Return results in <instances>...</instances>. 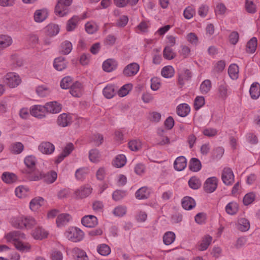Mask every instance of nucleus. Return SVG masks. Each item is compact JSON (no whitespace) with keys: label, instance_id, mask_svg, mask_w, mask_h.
Listing matches in <instances>:
<instances>
[{"label":"nucleus","instance_id":"nucleus-18","mask_svg":"<svg viewBox=\"0 0 260 260\" xmlns=\"http://www.w3.org/2000/svg\"><path fill=\"white\" fill-rule=\"evenodd\" d=\"M212 241V237L210 235L204 236L198 242V248L200 251H205L208 248Z\"/></svg>","mask_w":260,"mask_h":260},{"label":"nucleus","instance_id":"nucleus-41","mask_svg":"<svg viewBox=\"0 0 260 260\" xmlns=\"http://www.w3.org/2000/svg\"><path fill=\"white\" fill-rule=\"evenodd\" d=\"M182 207L185 210H191L196 206L194 200L189 197H184L182 201Z\"/></svg>","mask_w":260,"mask_h":260},{"label":"nucleus","instance_id":"nucleus-15","mask_svg":"<svg viewBox=\"0 0 260 260\" xmlns=\"http://www.w3.org/2000/svg\"><path fill=\"white\" fill-rule=\"evenodd\" d=\"M72 216L68 213H61L58 215L56 219V226L62 228L72 220Z\"/></svg>","mask_w":260,"mask_h":260},{"label":"nucleus","instance_id":"nucleus-59","mask_svg":"<svg viewBox=\"0 0 260 260\" xmlns=\"http://www.w3.org/2000/svg\"><path fill=\"white\" fill-rule=\"evenodd\" d=\"M85 28L87 33L92 34L97 31L98 26L94 22L90 21L85 24Z\"/></svg>","mask_w":260,"mask_h":260},{"label":"nucleus","instance_id":"nucleus-7","mask_svg":"<svg viewBox=\"0 0 260 260\" xmlns=\"http://www.w3.org/2000/svg\"><path fill=\"white\" fill-rule=\"evenodd\" d=\"M48 232L41 226L36 228L31 232V236L36 240H42L48 237Z\"/></svg>","mask_w":260,"mask_h":260},{"label":"nucleus","instance_id":"nucleus-36","mask_svg":"<svg viewBox=\"0 0 260 260\" xmlns=\"http://www.w3.org/2000/svg\"><path fill=\"white\" fill-rule=\"evenodd\" d=\"M71 122V117L70 115L62 113L57 118V123L62 127L68 126Z\"/></svg>","mask_w":260,"mask_h":260},{"label":"nucleus","instance_id":"nucleus-1","mask_svg":"<svg viewBox=\"0 0 260 260\" xmlns=\"http://www.w3.org/2000/svg\"><path fill=\"white\" fill-rule=\"evenodd\" d=\"M5 238L8 242L12 243L18 251L24 253L31 251V245L21 240L26 239V236L24 233L18 231H12L6 234Z\"/></svg>","mask_w":260,"mask_h":260},{"label":"nucleus","instance_id":"nucleus-53","mask_svg":"<svg viewBox=\"0 0 260 260\" xmlns=\"http://www.w3.org/2000/svg\"><path fill=\"white\" fill-rule=\"evenodd\" d=\"M127 208L125 206L119 205L115 207L112 211L113 215L117 217H122L126 214Z\"/></svg>","mask_w":260,"mask_h":260},{"label":"nucleus","instance_id":"nucleus-14","mask_svg":"<svg viewBox=\"0 0 260 260\" xmlns=\"http://www.w3.org/2000/svg\"><path fill=\"white\" fill-rule=\"evenodd\" d=\"M222 180L227 185H231L234 181V175L232 170L230 168H224L222 173Z\"/></svg>","mask_w":260,"mask_h":260},{"label":"nucleus","instance_id":"nucleus-58","mask_svg":"<svg viewBox=\"0 0 260 260\" xmlns=\"http://www.w3.org/2000/svg\"><path fill=\"white\" fill-rule=\"evenodd\" d=\"M88 173V169L87 168H81L77 169L75 174L76 179L82 180L85 178Z\"/></svg>","mask_w":260,"mask_h":260},{"label":"nucleus","instance_id":"nucleus-12","mask_svg":"<svg viewBox=\"0 0 260 260\" xmlns=\"http://www.w3.org/2000/svg\"><path fill=\"white\" fill-rule=\"evenodd\" d=\"M139 69V65L134 62L126 66L123 70V73L127 77L134 76L138 73Z\"/></svg>","mask_w":260,"mask_h":260},{"label":"nucleus","instance_id":"nucleus-5","mask_svg":"<svg viewBox=\"0 0 260 260\" xmlns=\"http://www.w3.org/2000/svg\"><path fill=\"white\" fill-rule=\"evenodd\" d=\"M86 17L83 15L80 17L77 15H74L69 19L66 24V29L68 31H73L77 27L78 24L81 20L85 19Z\"/></svg>","mask_w":260,"mask_h":260},{"label":"nucleus","instance_id":"nucleus-2","mask_svg":"<svg viewBox=\"0 0 260 260\" xmlns=\"http://www.w3.org/2000/svg\"><path fill=\"white\" fill-rule=\"evenodd\" d=\"M64 236L69 241L73 242H78L83 239L84 234L80 229L77 227L71 226L65 231Z\"/></svg>","mask_w":260,"mask_h":260},{"label":"nucleus","instance_id":"nucleus-31","mask_svg":"<svg viewBox=\"0 0 260 260\" xmlns=\"http://www.w3.org/2000/svg\"><path fill=\"white\" fill-rule=\"evenodd\" d=\"M249 93L252 99H257L260 96V84L257 82L253 83L250 87Z\"/></svg>","mask_w":260,"mask_h":260},{"label":"nucleus","instance_id":"nucleus-42","mask_svg":"<svg viewBox=\"0 0 260 260\" xmlns=\"http://www.w3.org/2000/svg\"><path fill=\"white\" fill-rule=\"evenodd\" d=\"M73 49V45L71 42L68 40L63 41L60 45V51L64 55L69 54Z\"/></svg>","mask_w":260,"mask_h":260},{"label":"nucleus","instance_id":"nucleus-6","mask_svg":"<svg viewBox=\"0 0 260 260\" xmlns=\"http://www.w3.org/2000/svg\"><path fill=\"white\" fill-rule=\"evenodd\" d=\"M218 179L215 177H211L207 178L204 184V188L206 192L212 193L217 188Z\"/></svg>","mask_w":260,"mask_h":260},{"label":"nucleus","instance_id":"nucleus-43","mask_svg":"<svg viewBox=\"0 0 260 260\" xmlns=\"http://www.w3.org/2000/svg\"><path fill=\"white\" fill-rule=\"evenodd\" d=\"M89 159L93 163H98L101 160V154L96 149H92L89 152Z\"/></svg>","mask_w":260,"mask_h":260},{"label":"nucleus","instance_id":"nucleus-61","mask_svg":"<svg viewBox=\"0 0 260 260\" xmlns=\"http://www.w3.org/2000/svg\"><path fill=\"white\" fill-rule=\"evenodd\" d=\"M128 147L132 151H138L142 147V142L139 140H132L128 143Z\"/></svg>","mask_w":260,"mask_h":260},{"label":"nucleus","instance_id":"nucleus-39","mask_svg":"<svg viewBox=\"0 0 260 260\" xmlns=\"http://www.w3.org/2000/svg\"><path fill=\"white\" fill-rule=\"evenodd\" d=\"M29 188L24 185H19L15 189V196L20 199L25 198L28 195Z\"/></svg>","mask_w":260,"mask_h":260},{"label":"nucleus","instance_id":"nucleus-10","mask_svg":"<svg viewBox=\"0 0 260 260\" xmlns=\"http://www.w3.org/2000/svg\"><path fill=\"white\" fill-rule=\"evenodd\" d=\"M44 204L45 200L43 198L37 197L31 200L29 207L31 211L37 212Z\"/></svg>","mask_w":260,"mask_h":260},{"label":"nucleus","instance_id":"nucleus-32","mask_svg":"<svg viewBox=\"0 0 260 260\" xmlns=\"http://www.w3.org/2000/svg\"><path fill=\"white\" fill-rule=\"evenodd\" d=\"M23 144L20 142L12 143L9 147V151L14 154H20L24 150Z\"/></svg>","mask_w":260,"mask_h":260},{"label":"nucleus","instance_id":"nucleus-28","mask_svg":"<svg viewBox=\"0 0 260 260\" xmlns=\"http://www.w3.org/2000/svg\"><path fill=\"white\" fill-rule=\"evenodd\" d=\"M67 67V62L63 57L56 58L54 60L53 67L58 71H61Z\"/></svg>","mask_w":260,"mask_h":260},{"label":"nucleus","instance_id":"nucleus-51","mask_svg":"<svg viewBox=\"0 0 260 260\" xmlns=\"http://www.w3.org/2000/svg\"><path fill=\"white\" fill-rule=\"evenodd\" d=\"M257 47V39L255 37L251 38L246 45V52L249 53H253Z\"/></svg>","mask_w":260,"mask_h":260},{"label":"nucleus","instance_id":"nucleus-45","mask_svg":"<svg viewBox=\"0 0 260 260\" xmlns=\"http://www.w3.org/2000/svg\"><path fill=\"white\" fill-rule=\"evenodd\" d=\"M174 69L171 66L164 67L161 71L162 76L166 78H172L174 76Z\"/></svg>","mask_w":260,"mask_h":260},{"label":"nucleus","instance_id":"nucleus-8","mask_svg":"<svg viewBox=\"0 0 260 260\" xmlns=\"http://www.w3.org/2000/svg\"><path fill=\"white\" fill-rule=\"evenodd\" d=\"M29 112L32 116L39 118L44 117L46 112L45 105H40L32 106L29 109Z\"/></svg>","mask_w":260,"mask_h":260},{"label":"nucleus","instance_id":"nucleus-21","mask_svg":"<svg viewBox=\"0 0 260 260\" xmlns=\"http://www.w3.org/2000/svg\"><path fill=\"white\" fill-rule=\"evenodd\" d=\"M54 146L51 143L45 142H42L39 146V151L45 154H50L54 151Z\"/></svg>","mask_w":260,"mask_h":260},{"label":"nucleus","instance_id":"nucleus-24","mask_svg":"<svg viewBox=\"0 0 260 260\" xmlns=\"http://www.w3.org/2000/svg\"><path fill=\"white\" fill-rule=\"evenodd\" d=\"M74 146L72 143H68L64 148L61 153L56 160V163L60 162L66 157L68 156L74 150Z\"/></svg>","mask_w":260,"mask_h":260},{"label":"nucleus","instance_id":"nucleus-62","mask_svg":"<svg viewBox=\"0 0 260 260\" xmlns=\"http://www.w3.org/2000/svg\"><path fill=\"white\" fill-rule=\"evenodd\" d=\"M211 88V81L209 80H205L200 85V91L202 94H207Z\"/></svg>","mask_w":260,"mask_h":260},{"label":"nucleus","instance_id":"nucleus-63","mask_svg":"<svg viewBox=\"0 0 260 260\" xmlns=\"http://www.w3.org/2000/svg\"><path fill=\"white\" fill-rule=\"evenodd\" d=\"M92 208L95 213H100L104 211V205L102 201H95L92 203Z\"/></svg>","mask_w":260,"mask_h":260},{"label":"nucleus","instance_id":"nucleus-57","mask_svg":"<svg viewBox=\"0 0 260 260\" xmlns=\"http://www.w3.org/2000/svg\"><path fill=\"white\" fill-rule=\"evenodd\" d=\"M132 88L133 85L131 83L126 84L120 88L117 94L120 97H123L129 93Z\"/></svg>","mask_w":260,"mask_h":260},{"label":"nucleus","instance_id":"nucleus-30","mask_svg":"<svg viewBox=\"0 0 260 260\" xmlns=\"http://www.w3.org/2000/svg\"><path fill=\"white\" fill-rule=\"evenodd\" d=\"M191 78V72L187 69L181 71L178 75V82L180 85H184Z\"/></svg>","mask_w":260,"mask_h":260},{"label":"nucleus","instance_id":"nucleus-49","mask_svg":"<svg viewBox=\"0 0 260 260\" xmlns=\"http://www.w3.org/2000/svg\"><path fill=\"white\" fill-rule=\"evenodd\" d=\"M103 93L104 96L107 99L112 98L115 94L114 86L112 85H108L106 86L103 89Z\"/></svg>","mask_w":260,"mask_h":260},{"label":"nucleus","instance_id":"nucleus-26","mask_svg":"<svg viewBox=\"0 0 260 260\" xmlns=\"http://www.w3.org/2000/svg\"><path fill=\"white\" fill-rule=\"evenodd\" d=\"M13 43L12 37L8 35H0V47L3 50Z\"/></svg>","mask_w":260,"mask_h":260},{"label":"nucleus","instance_id":"nucleus-11","mask_svg":"<svg viewBox=\"0 0 260 260\" xmlns=\"http://www.w3.org/2000/svg\"><path fill=\"white\" fill-rule=\"evenodd\" d=\"M45 106L46 112L53 114L59 113L62 108L61 105L56 101L48 102Z\"/></svg>","mask_w":260,"mask_h":260},{"label":"nucleus","instance_id":"nucleus-33","mask_svg":"<svg viewBox=\"0 0 260 260\" xmlns=\"http://www.w3.org/2000/svg\"><path fill=\"white\" fill-rule=\"evenodd\" d=\"M126 162V156L123 154H118L113 160L112 165L117 168H120L123 167Z\"/></svg>","mask_w":260,"mask_h":260},{"label":"nucleus","instance_id":"nucleus-38","mask_svg":"<svg viewBox=\"0 0 260 260\" xmlns=\"http://www.w3.org/2000/svg\"><path fill=\"white\" fill-rule=\"evenodd\" d=\"M71 94L75 97H80L82 94V87L80 83L77 82L73 84L70 90Z\"/></svg>","mask_w":260,"mask_h":260},{"label":"nucleus","instance_id":"nucleus-16","mask_svg":"<svg viewBox=\"0 0 260 260\" xmlns=\"http://www.w3.org/2000/svg\"><path fill=\"white\" fill-rule=\"evenodd\" d=\"M72 254L75 260H89L86 251L79 247L73 248Z\"/></svg>","mask_w":260,"mask_h":260},{"label":"nucleus","instance_id":"nucleus-48","mask_svg":"<svg viewBox=\"0 0 260 260\" xmlns=\"http://www.w3.org/2000/svg\"><path fill=\"white\" fill-rule=\"evenodd\" d=\"M176 238V235L173 232H167L163 236L164 243L166 245H169L173 243Z\"/></svg>","mask_w":260,"mask_h":260},{"label":"nucleus","instance_id":"nucleus-54","mask_svg":"<svg viewBox=\"0 0 260 260\" xmlns=\"http://www.w3.org/2000/svg\"><path fill=\"white\" fill-rule=\"evenodd\" d=\"M37 224L36 219L32 216H25L24 228L30 229Z\"/></svg>","mask_w":260,"mask_h":260},{"label":"nucleus","instance_id":"nucleus-60","mask_svg":"<svg viewBox=\"0 0 260 260\" xmlns=\"http://www.w3.org/2000/svg\"><path fill=\"white\" fill-rule=\"evenodd\" d=\"M164 57L168 60H171L176 56V53L169 46H166L164 50Z\"/></svg>","mask_w":260,"mask_h":260},{"label":"nucleus","instance_id":"nucleus-52","mask_svg":"<svg viewBox=\"0 0 260 260\" xmlns=\"http://www.w3.org/2000/svg\"><path fill=\"white\" fill-rule=\"evenodd\" d=\"M37 159L33 155H29L24 158V163L28 168H33L36 164Z\"/></svg>","mask_w":260,"mask_h":260},{"label":"nucleus","instance_id":"nucleus-46","mask_svg":"<svg viewBox=\"0 0 260 260\" xmlns=\"http://www.w3.org/2000/svg\"><path fill=\"white\" fill-rule=\"evenodd\" d=\"M228 73L230 78L233 80L238 79L239 77V67L236 64H232L228 69Z\"/></svg>","mask_w":260,"mask_h":260},{"label":"nucleus","instance_id":"nucleus-19","mask_svg":"<svg viewBox=\"0 0 260 260\" xmlns=\"http://www.w3.org/2000/svg\"><path fill=\"white\" fill-rule=\"evenodd\" d=\"M165 131L162 128L157 129L156 138L157 143L160 145H165L170 143L169 138L165 135Z\"/></svg>","mask_w":260,"mask_h":260},{"label":"nucleus","instance_id":"nucleus-34","mask_svg":"<svg viewBox=\"0 0 260 260\" xmlns=\"http://www.w3.org/2000/svg\"><path fill=\"white\" fill-rule=\"evenodd\" d=\"M239 210V205L236 202L232 201L229 203L225 207L226 213L230 215L236 214Z\"/></svg>","mask_w":260,"mask_h":260},{"label":"nucleus","instance_id":"nucleus-20","mask_svg":"<svg viewBox=\"0 0 260 260\" xmlns=\"http://www.w3.org/2000/svg\"><path fill=\"white\" fill-rule=\"evenodd\" d=\"M46 34L50 37L57 35L60 31V27L58 24L50 23L44 28Z\"/></svg>","mask_w":260,"mask_h":260},{"label":"nucleus","instance_id":"nucleus-40","mask_svg":"<svg viewBox=\"0 0 260 260\" xmlns=\"http://www.w3.org/2000/svg\"><path fill=\"white\" fill-rule=\"evenodd\" d=\"M190 107L185 103L179 104L177 107V113L179 116L181 117L187 116L190 112Z\"/></svg>","mask_w":260,"mask_h":260},{"label":"nucleus","instance_id":"nucleus-9","mask_svg":"<svg viewBox=\"0 0 260 260\" xmlns=\"http://www.w3.org/2000/svg\"><path fill=\"white\" fill-rule=\"evenodd\" d=\"M70 12L69 6L57 2L54 9V13L56 16L60 17H66L70 13Z\"/></svg>","mask_w":260,"mask_h":260},{"label":"nucleus","instance_id":"nucleus-50","mask_svg":"<svg viewBox=\"0 0 260 260\" xmlns=\"http://www.w3.org/2000/svg\"><path fill=\"white\" fill-rule=\"evenodd\" d=\"M218 95L222 99H225L229 95L228 86L224 83L220 84L218 90Z\"/></svg>","mask_w":260,"mask_h":260},{"label":"nucleus","instance_id":"nucleus-17","mask_svg":"<svg viewBox=\"0 0 260 260\" xmlns=\"http://www.w3.org/2000/svg\"><path fill=\"white\" fill-rule=\"evenodd\" d=\"M92 189L90 186H82L76 189L74 192L76 198L83 199L88 197L91 193Z\"/></svg>","mask_w":260,"mask_h":260},{"label":"nucleus","instance_id":"nucleus-44","mask_svg":"<svg viewBox=\"0 0 260 260\" xmlns=\"http://www.w3.org/2000/svg\"><path fill=\"white\" fill-rule=\"evenodd\" d=\"M147 119L153 123H157L161 121V114L157 111H150L148 113Z\"/></svg>","mask_w":260,"mask_h":260},{"label":"nucleus","instance_id":"nucleus-22","mask_svg":"<svg viewBox=\"0 0 260 260\" xmlns=\"http://www.w3.org/2000/svg\"><path fill=\"white\" fill-rule=\"evenodd\" d=\"M249 221L244 217L239 218L236 224V228L241 232H246L250 229Z\"/></svg>","mask_w":260,"mask_h":260},{"label":"nucleus","instance_id":"nucleus-4","mask_svg":"<svg viewBox=\"0 0 260 260\" xmlns=\"http://www.w3.org/2000/svg\"><path fill=\"white\" fill-rule=\"evenodd\" d=\"M49 16V10L45 8L37 9L33 14L35 22L40 23L45 21Z\"/></svg>","mask_w":260,"mask_h":260},{"label":"nucleus","instance_id":"nucleus-23","mask_svg":"<svg viewBox=\"0 0 260 260\" xmlns=\"http://www.w3.org/2000/svg\"><path fill=\"white\" fill-rule=\"evenodd\" d=\"M117 66V63L115 60L109 58L104 61L102 68L104 71L110 72L115 70Z\"/></svg>","mask_w":260,"mask_h":260},{"label":"nucleus","instance_id":"nucleus-47","mask_svg":"<svg viewBox=\"0 0 260 260\" xmlns=\"http://www.w3.org/2000/svg\"><path fill=\"white\" fill-rule=\"evenodd\" d=\"M37 94L40 97H45L50 93V89L46 85H39L36 89Z\"/></svg>","mask_w":260,"mask_h":260},{"label":"nucleus","instance_id":"nucleus-55","mask_svg":"<svg viewBox=\"0 0 260 260\" xmlns=\"http://www.w3.org/2000/svg\"><path fill=\"white\" fill-rule=\"evenodd\" d=\"M201 163L199 159L196 158L191 159L189 165L190 170L193 172H198L201 170Z\"/></svg>","mask_w":260,"mask_h":260},{"label":"nucleus","instance_id":"nucleus-3","mask_svg":"<svg viewBox=\"0 0 260 260\" xmlns=\"http://www.w3.org/2000/svg\"><path fill=\"white\" fill-rule=\"evenodd\" d=\"M3 82L5 86L10 88H15L21 83L22 79L17 73L9 72L4 76Z\"/></svg>","mask_w":260,"mask_h":260},{"label":"nucleus","instance_id":"nucleus-13","mask_svg":"<svg viewBox=\"0 0 260 260\" xmlns=\"http://www.w3.org/2000/svg\"><path fill=\"white\" fill-rule=\"evenodd\" d=\"M82 224L87 228H94L98 224L96 216L92 215L84 216L81 219Z\"/></svg>","mask_w":260,"mask_h":260},{"label":"nucleus","instance_id":"nucleus-56","mask_svg":"<svg viewBox=\"0 0 260 260\" xmlns=\"http://www.w3.org/2000/svg\"><path fill=\"white\" fill-rule=\"evenodd\" d=\"M97 251L98 253L103 256H107L111 252V249L106 244H101L98 246Z\"/></svg>","mask_w":260,"mask_h":260},{"label":"nucleus","instance_id":"nucleus-25","mask_svg":"<svg viewBox=\"0 0 260 260\" xmlns=\"http://www.w3.org/2000/svg\"><path fill=\"white\" fill-rule=\"evenodd\" d=\"M25 216L18 215L12 217L10 222L13 226L18 229H24Z\"/></svg>","mask_w":260,"mask_h":260},{"label":"nucleus","instance_id":"nucleus-37","mask_svg":"<svg viewBox=\"0 0 260 260\" xmlns=\"http://www.w3.org/2000/svg\"><path fill=\"white\" fill-rule=\"evenodd\" d=\"M150 193V190L146 187H142L135 193L136 198L139 200H144L148 198Z\"/></svg>","mask_w":260,"mask_h":260},{"label":"nucleus","instance_id":"nucleus-64","mask_svg":"<svg viewBox=\"0 0 260 260\" xmlns=\"http://www.w3.org/2000/svg\"><path fill=\"white\" fill-rule=\"evenodd\" d=\"M255 199V194L253 192H249L246 194L243 199V202L244 205L248 206Z\"/></svg>","mask_w":260,"mask_h":260},{"label":"nucleus","instance_id":"nucleus-27","mask_svg":"<svg viewBox=\"0 0 260 260\" xmlns=\"http://www.w3.org/2000/svg\"><path fill=\"white\" fill-rule=\"evenodd\" d=\"M2 180L7 184H12L16 182L18 177L15 174L9 172L3 173L1 177Z\"/></svg>","mask_w":260,"mask_h":260},{"label":"nucleus","instance_id":"nucleus-29","mask_svg":"<svg viewBox=\"0 0 260 260\" xmlns=\"http://www.w3.org/2000/svg\"><path fill=\"white\" fill-rule=\"evenodd\" d=\"M187 166V160L184 156L178 157L174 161V166L176 170L181 171L183 170Z\"/></svg>","mask_w":260,"mask_h":260},{"label":"nucleus","instance_id":"nucleus-35","mask_svg":"<svg viewBox=\"0 0 260 260\" xmlns=\"http://www.w3.org/2000/svg\"><path fill=\"white\" fill-rule=\"evenodd\" d=\"M43 181L47 184L54 182L57 178V173L54 171H50L46 174H43Z\"/></svg>","mask_w":260,"mask_h":260}]
</instances>
